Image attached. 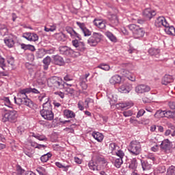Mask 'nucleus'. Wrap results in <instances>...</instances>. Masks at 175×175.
<instances>
[{
    "label": "nucleus",
    "mask_w": 175,
    "mask_h": 175,
    "mask_svg": "<svg viewBox=\"0 0 175 175\" xmlns=\"http://www.w3.org/2000/svg\"><path fill=\"white\" fill-rule=\"evenodd\" d=\"M49 100V98H46L45 103L42 105L43 109L40 111V113L44 120H47V121H53V120H54V113L52 111L53 109L51 108V104Z\"/></svg>",
    "instance_id": "obj_1"
},
{
    "label": "nucleus",
    "mask_w": 175,
    "mask_h": 175,
    "mask_svg": "<svg viewBox=\"0 0 175 175\" xmlns=\"http://www.w3.org/2000/svg\"><path fill=\"white\" fill-rule=\"evenodd\" d=\"M127 28L132 32L135 39H142L146 33L144 29L136 24H130L127 26Z\"/></svg>",
    "instance_id": "obj_2"
},
{
    "label": "nucleus",
    "mask_w": 175,
    "mask_h": 175,
    "mask_svg": "<svg viewBox=\"0 0 175 175\" xmlns=\"http://www.w3.org/2000/svg\"><path fill=\"white\" fill-rule=\"evenodd\" d=\"M58 50L59 54H61V55H64V57H80L81 55L80 52H76L68 46H59Z\"/></svg>",
    "instance_id": "obj_3"
},
{
    "label": "nucleus",
    "mask_w": 175,
    "mask_h": 175,
    "mask_svg": "<svg viewBox=\"0 0 175 175\" xmlns=\"http://www.w3.org/2000/svg\"><path fill=\"white\" fill-rule=\"evenodd\" d=\"M18 117V114L17 113V111L11 110L8 111L2 118L3 122H16L17 121V118Z\"/></svg>",
    "instance_id": "obj_4"
},
{
    "label": "nucleus",
    "mask_w": 175,
    "mask_h": 175,
    "mask_svg": "<svg viewBox=\"0 0 175 175\" xmlns=\"http://www.w3.org/2000/svg\"><path fill=\"white\" fill-rule=\"evenodd\" d=\"M129 151L133 155H139L142 152V146L137 141H132L129 146Z\"/></svg>",
    "instance_id": "obj_5"
},
{
    "label": "nucleus",
    "mask_w": 175,
    "mask_h": 175,
    "mask_svg": "<svg viewBox=\"0 0 175 175\" xmlns=\"http://www.w3.org/2000/svg\"><path fill=\"white\" fill-rule=\"evenodd\" d=\"M27 95H28V92L26 90H21L19 93H18V96H21V98H23V105H25V106L32 109L33 107V101L28 98V96Z\"/></svg>",
    "instance_id": "obj_6"
},
{
    "label": "nucleus",
    "mask_w": 175,
    "mask_h": 175,
    "mask_svg": "<svg viewBox=\"0 0 175 175\" xmlns=\"http://www.w3.org/2000/svg\"><path fill=\"white\" fill-rule=\"evenodd\" d=\"M100 40H102V34L94 32L92 36L88 40V44H90L91 47H96Z\"/></svg>",
    "instance_id": "obj_7"
},
{
    "label": "nucleus",
    "mask_w": 175,
    "mask_h": 175,
    "mask_svg": "<svg viewBox=\"0 0 175 175\" xmlns=\"http://www.w3.org/2000/svg\"><path fill=\"white\" fill-rule=\"evenodd\" d=\"M107 18L110 23L109 24V27L114 28V27H118L120 24V21L118 20V16L116 14H109L107 16Z\"/></svg>",
    "instance_id": "obj_8"
},
{
    "label": "nucleus",
    "mask_w": 175,
    "mask_h": 175,
    "mask_svg": "<svg viewBox=\"0 0 175 175\" xmlns=\"http://www.w3.org/2000/svg\"><path fill=\"white\" fill-rule=\"evenodd\" d=\"M52 62L57 66H64L65 65L64 57L58 54L52 55Z\"/></svg>",
    "instance_id": "obj_9"
},
{
    "label": "nucleus",
    "mask_w": 175,
    "mask_h": 175,
    "mask_svg": "<svg viewBox=\"0 0 175 175\" xmlns=\"http://www.w3.org/2000/svg\"><path fill=\"white\" fill-rule=\"evenodd\" d=\"M142 14L146 20L150 21L152 17L157 16V12L151 8H146L143 11Z\"/></svg>",
    "instance_id": "obj_10"
},
{
    "label": "nucleus",
    "mask_w": 175,
    "mask_h": 175,
    "mask_svg": "<svg viewBox=\"0 0 175 175\" xmlns=\"http://www.w3.org/2000/svg\"><path fill=\"white\" fill-rule=\"evenodd\" d=\"M22 91H26L28 92V94H31V92H32L33 94H40V96H38V99L40 100V102H43V99L44 98H46V93H40V92H39L38 90H36V88H26V89H23L21 90Z\"/></svg>",
    "instance_id": "obj_11"
},
{
    "label": "nucleus",
    "mask_w": 175,
    "mask_h": 175,
    "mask_svg": "<svg viewBox=\"0 0 175 175\" xmlns=\"http://www.w3.org/2000/svg\"><path fill=\"white\" fill-rule=\"evenodd\" d=\"M48 85L51 88L59 87L61 85V82H59V77L53 76L49 78L48 79Z\"/></svg>",
    "instance_id": "obj_12"
},
{
    "label": "nucleus",
    "mask_w": 175,
    "mask_h": 175,
    "mask_svg": "<svg viewBox=\"0 0 175 175\" xmlns=\"http://www.w3.org/2000/svg\"><path fill=\"white\" fill-rule=\"evenodd\" d=\"M77 25L81 29L84 36H91L92 31H90L86 27L85 23H81V22H77Z\"/></svg>",
    "instance_id": "obj_13"
},
{
    "label": "nucleus",
    "mask_w": 175,
    "mask_h": 175,
    "mask_svg": "<svg viewBox=\"0 0 175 175\" xmlns=\"http://www.w3.org/2000/svg\"><path fill=\"white\" fill-rule=\"evenodd\" d=\"M174 81V77H172V75H165L162 80H161V84L163 85H172Z\"/></svg>",
    "instance_id": "obj_14"
},
{
    "label": "nucleus",
    "mask_w": 175,
    "mask_h": 175,
    "mask_svg": "<svg viewBox=\"0 0 175 175\" xmlns=\"http://www.w3.org/2000/svg\"><path fill=\"white\" fill-rule=\"evenodd\" d=\"M161 150L164 151V152H169L170 151V148H172V144L169 139H165L162 142L160 145Z\"/></svg>",
    "instance_id": "obj_15"
},
{
    "label": "nucleus",
    "mask_w": 175,
    "mask_h": 175,
    "mask_svg": "<svg viewBox=\"0 0 175 175\" xmlns=\"http://www.w3.org/2000/svg\"><path fill=\"white\" fill-rule=\"evenodd\" d=\"M169 23H167V21H166V18L165 16H159L156 21H155V25L156 27H167V25Z\"/></svg>",
    "instance_id": "obj_16"
},
{
    "label": "nucleus",
    "mask_w": 175,
    "mask_h": 175,
    "mask_svg": "<svg viewBox=\"0 0 175 175\" xmlns=\"http://www.w3.org/2000/svg\"><path fill=\"white\" fill-rule=\"evenodd\" d=\"M93 24L100 29H105L106 28V21L102 19L95 18L93 21Z\"/></svg>",
    "instance_id": "obj_17"
},
{
    "label": "nucleus",
    "mask_w": 175,
    "mask_h": 175,
    "mask_svg": "<svg viewBox=\"0 0 175 175\" xmlns=\"http://www.w3.org/2000/svg\"><path fill=\"white\" fill-rule=\"evenodd\" d=\"M94 160L98 164V165H103V166H107V161L105 160V157L100 154H98L94 157Z\"/></svg>",
    "instance_id": "obj_18"
},
{
    "label": "nucleus",
    "mask_w": 175,
    "mask_h": 175,
    "mask_svg": "<svg viewBox=\"0 0 175 175\" xmlns=\"http://www.w3.org/2000/svg\"><path fill=\"white\" fill-rule=\"evenodd\" d=\"M165 29H164L165 33L167 35H171V36H175V28L174 26L171 25L168 23L167 26L165 27Z\"/></svg>",
    "instance_id": "obj_19"
},
{
    "label": "nucleus",
    "mask_w": 175,
    "mask_h": 175,
    "mask_svg": "<svg viewBox=\"0 0 175 175\" xmlns=\"http://www.w3.org/2000/svg\"><path fill=\"white\" fill-rule=\"evenodd\" d=\"M109 83L113 85H116V84H120V83H121V76L118 75H113L109 79Z\"/></svg>",
    "instance_id": "obj_20"
},
{
    "label": "nucleus",
    "mask_w": 175,
    "mask_h": 175,
    "mask_svg": "<svg viewBox=\"0 0 175 175\" xmlns=\"http://www.w3.org/2000/svg\"><path fill=\"white\" fill-rule=\"evenodd\" d=\"M88 166L91 170H100V167H99V164L97 163L94 159L90 161L88 163Z\"/></svg>",
    "instance_id": "obj_21"
},
{
    "label": "nucleus",
    "mask_w": 175,
    "mask_h": 175,
    "mask_svg": "<svg viewBox=\"0 0 175 175\" xmlns=\"http://www.w3.org/2000/svg\"><path fill=\"white\" fill-rule=\"evenodd\" d=\"M4 42L9 49H12L14 46V40L12 38H5Z\"/></svg>",
    "instance_id": "obj_22"
},
{
    "label": "nucleus",
    "mask_w": 175,
    "mask_h": 175,
    "mask_svg": "<svg viewBox=\"0 0 175 175\" xmlns=\"http://www.w3.org/2000/svg\"><path fill=\"white\" fill-rule=\"evenodd\" d=\"M148 53L152 57H157L159 55V53H161V50L157 48H150L148 51Z\"/></svg>",
    "instance_id": "obj_23"
},
{
    "label": "nucleus",
    "mask_w": 175,
    "mask_h": 175,
    "mask_svg": "<svg viewBox=\"0 0 175 175\" xmlns=\"http://www.w3.org/2000/svg\"><path fill=\"white\" fill-rule=\"evenodd\" d=\"M133 102L132 101H126L124 103H121L119 104L120 109H131L133 106Z\"/></svg>",
    "instance_id": "obj_24"
},
{
    "label": "nucleus",
    "mask_w": 175,
    "mask_h": 175,
    "mask_svg": "<svg viewBox=\"0 0 175 175\" xmlns=\"http://www.w3.org/2000/svg\"><path fill=\"white\" fill-rule=\"evenodd\" d=\"M21 47L22 50H24L25 51H27V50H29V51H35V46L31 44H26L24 43L21 44Z\"/></svg>",
    "instance_id": "obj_25"
},
{
    "label": "nucleus",
    "mask_w": 175,
    "mask_h": 175,
    "mask_svg": "<svg viewBox=\"0 0 175 175\" xmlns=\"http://www.w3.org/2000/svg\"><path fill=\"white\" fill-rule=\"evenodd\" d=\"M42 62L44 64V70H47V69H49V66H50V64L51 62V57H50L49 56H46L45 58H44Z\"/></svg>",
    "instance_id": "obj_26"
},
{
    "label": "nucleus",
    "mask_w": 175,
    "mask_h": 175,
    "mask_svg": "<svg viewBox=\"0 0 175 175\" xmlns=\"http://www.w3.org/2000/svg\"><path fill=\"white\" fill-rule=\"evenodd\" d=\"M92 135L93 136L94 139H95V140H97V142H102V140H103V134L99 132H93Z\"/></svg>",
    "instance_id": "obj_27"
},
{
    "label": "nucleus",
    "mask_w": 175,
    "mask_h": 175,
    "mask_svg": "<svg viewBox=\"0 0 175 175\" xmlns=\"http://www.w3.org/2000/svg\"><path fill=\"white\" fill-rule=\"evenodd\" d=\"M31 136L41 142H47V137H46L44 135L35 134V133H32Z\"/></svg>",
    "instance_id": "obj_28"
},
{
    "label": "nucleus",
    "mask_w": 175,
    "mask_h": 175,
    "mask_svg": "<svg viewBox=\"0 0 175 175\" xmlns=\"http://www.w3.org/2000/svg\"><path fill=\"white\" fill-rule=\"evenodd\" d=\"M154 116L155 118H163L166 117V111L158 110Z\"/></svg>",
    "instance_id": "obj_29"
},
{
    "label": "nucleus",
    "mask_w": 175,
    "mask_h": 175,
    "mask_svg": "<svg viewBox=\"0 0 175 175\" xmlns=\"http://www.w3.org/2000/svg\"><path fill=\"white\" fill-rule=\"evenodd\" d=\"M96 69H102V70H110V66L107 64H100L96 67Z\"/></svg>",
    "instance_id": "obj_30"
},
{
    "label": "nucleus",
    "mask_w": 175,
    "mask_h": 175,
    "mask_svg": "<svg viewBox=\"0 0 175 175\" xmlns=\"http://www.w3.org/2000/svg\"><path fill=\"white\" fill-rule=\"evenodd\" d=\"M64 114L67 118H75V116H76L72 111L69 109H65L64 111Z\"/></svg>",
    "instance_id": "obj_31"
},
{
    "label": "nucleus",
    "mask_w": 175,
    "mask_h": 175,
    "mask_svg": "<svg viewBox=\"0 0 175 175\" xmlns=\"http://www.w3.org/2000/svg\"><path fill=\"white\" fill-rule=\"evenodd\" d=\"M105 36H107V38H108V39H109V40H111V42H117V38L115 37L113 33L110 31H107L105 32Z\"/></svg>",
    "instance_id": "obj_32"
},
{
    "label": "nucleus",
    "mask_w": 175,
    "mask_h": 175,
    "mask_svg": "<svg viewBox=\"0 0 175 175\" xmlns=\"http://www.w3.org/2000/svg\"><path fill=\"white\" fill-rule=\"evenodd\" d=\"M141 163L143 170H150L151 169V164L148 163V161L141 160Z\"/></svg>",
    "instance_id": "obj_33"
},
{
    "label": "nucleus",
    "mask_w": 175,
    "mask_h": 175,
    "mask_svg": "<svg viewBox=\"0 0 175 175\" xmlns=\"http://www.w3.org/2000/svg\"><path fill=\"white\" fill-rule=\"evenodd\" d=\"M119 149L120 146H118L116 143H111L109 144V150L113 154H114L116 151H118Z\"/></svg>",
    "instance_id": "obj_34"
},
{
    "label": "nucleus",
    "mask_w": 175,
    "mask_h": 175,
    "mask_svg": "<svg viewBox=\"0 0 175 175\" xmlns=\"http://www.w3.org/2000/svg\"><path fill=\"white\" fill-rule=\"evenodd\" d=\"M77 50H78V51H81V53H84V51L87 50L84 42H79V45L77 48Z\"/></svg>",
    "instance_id": "obj_35"
},
{
    "label": "nucleus",
    "mask_w": 175,
    "mask_h": 175,
    "mask_svg": "<svg viewBox=\"0 0 175 175\" xmlns=\"http://www.w3.org/2000/svg\"><path fill=\"white\" fill-rule=\"evenodd\" d=\"M12 175H25V170H23L21 166H18L16 171L13 172Z\"/></svg>",
    "instance_id": "obj_36"
},
{
    "label": "nucleus",
    "mask_w": 175,
    "mask_h": 175,
    "mask_svg": "<svg viewBox=\"0 0 175 175\" xmlns=\"http://www.w3.org/2000/svg\"><path fill=\"white\" fill-rule=\"evenodd\" d=\"M49 158H51V154L48 152L40 157L41 162H43V163L47 162Z\"/></svg>",
    "instance_id": "obj_37"
},
{
    "label": "nucleus",
    "mask_w": 175,
    "mask_h": 175,
    "mask_svg": "<svg viewBox=\"0 0 175 175\" xmlns=\"http://www.w3.org/2000/svg\"><path fill=\"white\" fill-rule=\"evenodd\" d=\"M24 39H26V40H28L29 42H31L32 40V33L31 32H26L24 33L22 36Z\"/></svg>",
    "instance_id": "obj_38"
},
{
    "label": "nucleus",
    "mask_w": 175,
    "mask_h": 175,
    "mask_svg": "<svg viewBox=\"0 0 175 175\" xmlns=\"http://www.w3.org/2000/svg\"><path fill=\"white\" fill-rule=\"evenodd\" d=\"M129 167L130 169H133V170H135V169H136V167H137V161L136 160V159H133L131 160Z\"/></svg>",
    "instance_id": "obj_39"
},
{
    "label": "nucleus",
    "mask_w": 175,
    "mask_h": 175,
    "mask_svg": "<svg viewBox=\"0 0 175 175\" xmlns=\"http://www.w3.org/2000/svg\"><path fill=\"white\" fill-rule=\"evenodd\" d=\"M18 97H14V103H16V105H23V102H24V98H23V97L18 96Z\"/></svg>",
    "instance_id": "obj_40"
},
{
    "label": "nucleus",
    "mask_w": 175,
    "mask_h": 175,
    "mask_svg": "<svg viewBox=\"0 0 175 175\" xmlns=\"http://www.w3.org/2000/svg\"><path fill=\"white\" fill-rule=\"evenodd\" d=\"M36 172H38L40 175H47V171H46V169L43 167H38L36 169Z\"/></svg>",
    "instance_id": "obj_41"
},
{
    "label": "nucleus",
    "mask_w": 175,
    "mask_h": 175,
    "mask_svg": "<svg viewBox=\"0 0 175 175\" xmlns=\"http://www.w3.org/2000/svg\"><path fill=\"white\" fill-rule=\"evenodd\" d=\"M66 94L67 95H79V92H75L74 89L72 88H66Z\"/></svg>",
    "instance_id": "obj_42"
},
{
    "label": "nucleus",
    "mask_w": 175,
    "mask_h": 175,
    "mask_svg": "<svg viewBox=\"0 0 175 175\" xmlns=\"http://www.w3.org/2000/svg\"><path fill=\"white\" fill-rule=\"evenodd\" d=\"M122 163H124L122 159L118 158L115 160L114 165H115L116 167H118V168L121 167V165H122Z\"/></svg>",
    "instance_id": "obj_43"
},
{
    "label": "nucleus",
    "mask_w": 175,
    "mask_h": 175,
    "mask_svg": "<svg viewBox=\"0 0 175 175\" xmlns=\"http://www.w3.org/2000/svg\"><path fill=\"white\" fill-rule=\"evenodd\" d=\"M150 88L143 89V88H136L135 92L138 94V95H140V94H144L146 92H149Z\"/></svg>",
    "instance_id": "obj_44"
},
{
    "label": "nucleus",
    "mask_w": 175,
    "mask_h": 175,
    "mask_svg": "<svg viewBox=\"0 0 175 175\" xmlns=\"http://www.w3.org/2000/svg\"><path fill=\"white\" fill-rule=\"evenodd\" d=\"M165 117L167 118H175V112L172 111H165Z\"/></svg>",
    "instance_id": "obj_45"
},
{
    "label": "nucleus",
    "mask_w": 175,
    "mask_h": 175,
    "mask_svg": "<svg viewBox=\"0 0 175 175\" xmlns=\"http://www.w3.org/2000/svg\"><path fill=\"white\" fill-rule=\"evenodd\" d=\"M44 55V53H43V49H39L36 52V58H43V56Z\"/></svg>",
    "instance_id": "obj_46"
},
{
    "label": "nucleus",
    "mask_w": 175,
    "mask_h": 175,
    "mask_svg": "<svg viewBox=\"0 0 175 175\" xmlns=\"http://www.w3.org/2000/svg\"><path fill=\"white\" fill-rule=\"evenodd\" d=\"M166 175H175V167L170 166L167 171Z\"/></svg>",
    "instance_id": "obj_47"
},
{
    "label": "nucleus",
    "mask_w": 175,
    "mask_h": 175,
    "mask_svg": "<svg viewBox=\"0 0 175 175\" xmlns=\"http://www.w3.org/2000/svg\"><path fill=\"white\" fill-rule=\"evenodd\" d=\"M114 154H116V155H117V157H119V158H121L122 159V158H124V157H125V153H124V152L122 150H121V149L118 150V151H116Z\"/></svg>",
    "instance_id": "obj_48"
},
{
    "label": "nucleus",
    "mask_w": 175,
    "mask_h": 175,
    "mask_svg": "<svg viewBox=\"0 0 175 175\" xmlns=\"http://www.w3.org/2000/svg\"><path fill=\"white\" fill-rule=\"evenodd\" d=\"M71 38H72L73 39L77 38L78 40H81V36H80V34H79L75 30L72 31V34L71 35Z\"/></svg>",
    "instance_id": "obj_49"
},
{
    "label": "nucleus",
    "mask_w": 175,
    "mask_h": 175,
    "mask_svg": "<svg viewBox=\"0 0 175 175\" xmlns=\"http://www.w3.org/2000/svg\"><path fill=\"white\" fill-rule=\"evenodd\" d=\"M55 29H57V27L55 25L51 26V27H49V28L47 27H44L45 32H54V31H55Z\"/></svg>",
    "instance_id": "obj_50"
},
{
    "label": "nucleus",
    "mask_w": 175,
    "mask_h": 175,
    "mask_svg": "<svg viewBox=\"0 0 175 175\" xmlns=\"http://www.w3.org/2000/svg\"><path fill=\"white\" fill-rule=\"evenodd\" d=\"M58 38L60 42H65V40H66V34L64 33H59Z\"/></svg>",
    "instance_id": "obj_51"
},
{
    "label": "nucleus",
    "mask_w": 175,
    "mask_h": 175,
    "mask_svg": "<svg viewBox=\"0 0 175 175\" xmlns=\"http://www.w3.org/2000/svg\"><path fill=\"white\" fill-rule=\"evenodd\" d=\"M0 67L2 68L3 70H5V68L6 67V64H5V58L0 57Z\"/></svg>",
    "instance_id": "obj_52"
},
{
    "label": "nucleus",
    "mask_w": 175,
    "mask_h": 175,
    "mask_svg": "<svg viewBox=\"0 0 175 175\" xmlns=\"http://www.w3.org/2000/svg\"><path fill=\"white\" fill-rule=\"evenodd\" d=\"M91 100H92L91 98H88L85 100L83 106L85 109H88V107H90L89 104L91 103Z\"/></svg>",
    "instance_id": "obj_53"
},
{
    "label": "nucleus",
    "mask_w": 175,
    "mask_h": 175,
    "mask_svg": "<svg viewBox=\"0 0 175 175\" xmlns=\"http://www.w3.org/2000/svg\"><path fill=\"white\" fill-rule=\"evenodd\" d=\"M55 165H56V166H57V167L64 169V170H65V172H66V170H68V167H69L68 165H67V166L65 167L64 165H62V164L61 163H59V162H56V163H55Z\"/></svg>",
    "instance_id": "obj_54"
},
{
    "label": "nucleus",
    "mask_w": 175,
    "mask_h": 175,
    "mask_svg": "<svg viewBox=\"0 0 175 175\" xmlns=\"http://www.w3.org/2000/svg\"><path fill=\"white\" fill-rule=\"evenodd\" d=\"M31 42H38L39 40V36L36 33H31Z\"/></svg>",
    "instance_id": "obj_55"
},
{
    "label": "nucleus",
    "mask_w": 175,
    "mask_h": 175,
    "mask_svg": "<svg viewBox=\"0 0 175 175\" xmlns=\"http://www.w3.org/2000/svg\"><path fill=\"white\" fill-rule=\"evenodd\" d=\"M7 62L8 64H9V65H11V66H13L14 65V57L10 56V57L8 58Z\"/></svg>",
    "instance_id": "obj_56"
},
{
    "label": "nucleus",
    "mask_w": 175,
    "mask_h": 175,
    "mask_svg": "<svg viewBox=\"0 0 175 175\" xmlns=\"http://www.w3.org/2000/svg\"><path fill=\"white\" fill-rule=\"evenodd\" d=\"M80 85L81 88H88V85H87V81H84L83 79H80Z\"/></svg>",
    "instance_id": "obj_57"
},
{
    "label": "nucleus",
    "mask_w": 175,
    "mask_h": 175,
    "mask_svg": "<svg viewBox=\"0 0 175 175\" xmlns=\"http://www.w3.org/2000/svg\"><path fill=\"white\" fill-rule=\"evenodd\" d=\"M77 105H78V108L79 109V110H81V111L84 110V103L83 101L79 100L78 102Z\"/></svg>",
    "instance_id": "obj_58"
},
{
    "label": "nucleus",
    "mask_w": 175,
    "mask_h": 175,
    "mask_svg": "<svg viewBox=\"0 0 175 175\" xmlns=\"http://www.w3.org/2000/svg\"><path fill=\"white\" fill-rule=\"evenodd\" d=\"M3 100L5 102V106L10 107L12 103H10V100L9 99V97H5L3 98Z\"/></svg>",
    "instance_id": "obj_59"
},
{
    "label": "nucleus",
    "mask_w": 175,
    "mask_h": 175,
    "mask_svg": "<svg viewBox=\"0 0 175 175\" xmlns=\"http://www.w3.org/2000/svg\"><path fill=\"white\" fill-rule=\"evenodd\" d=\"M144 113H146L144 109H140L137 114V118H139V117L144 116Z\"/></svg>",
    "instance_id": "obj_60"
},
{
    "label": "nucleus",
    "mask_w": 175,
    "mask_h": 175,
    "mask_svg": "<svg viewBox=\"0 0 175 175\" xmlns=\"http://www.w3.org/2000/svg\"><path fill=\"white\" fill-rule=\"evenodd\" d=\"M72 44L75 47L76 49L78 47V46L80 44V42H79V40H73L72 41Z\"/></svg>",
    "instance_id": "obj_61"
},
{
    "label": "nucleus",
    "mask_w": 175,
    "mask_h": 175,
    "mask_svg": "<svg viewBox=\"0 0 175 175\" xmlns=\"http://www.w3.org/2000/svg\"><path fill=\"white\" fill-rule=\"evenodd\" d=\"M132 114H133V113H132V111H131V110L123 112V116L124 117H131V116H132Z\"/></svg>",
    "instance_id": "obj_62"
},
{
    "label": "nucleus",
    "mask_w": 175,
    "mask_h": 175,
    "mask_svg": "<svg viewBox=\"0 0 175 175\" xmlns=\"http://www.w3.org/2000/svg\"><path fill=\"white\" fill-rule=\"evenodd\" d=\"M64 80L65 81H72V80H73V79L72 78V77L69 75H66L64 77Z\"/></svg>",
    "instance_id": "obj_63"
},
{
    "label": "nucleus",
    "mask_w": 175,
    "mask_h": 175,
    "mask_svg": "<svg viewBox=\"0 0 175 175\" xmlns=\"http://www.w3.org/2000/svg\"><path fill=\"white\" fill-rule=\"evenodd\" d=\"M168 106L169 107L172 109V110H175V103L174 102H170L168 103Z\"/></svg>",
    "instance_id": "obj_64"
}]
</instances>
